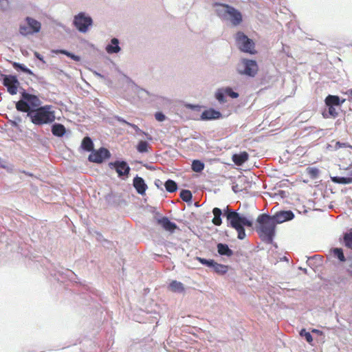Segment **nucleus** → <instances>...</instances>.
Listing matches in <instances>:
<instances>
[{"instance_id": "nucleus-1", "label": "nucleus", "mask_w": 352, "mask_h": 352, "mask_svg": "<svg viewBox=\"0 0 352 352\" xmlns=\"http://www.w3.org/2000/svg\"><path fill=\"white\" fill-rule=\"evenodd\" d=\"M212 212L214 215L212 220V223L217 226H221L222 224L221 216L223 215L226 218L228 226L236 230L237 238L240 240L244 239L246 236L245 227L253 228L254 222L252 219L230 208L229 206L223 210L215 207Z\"/></svg>"}, {"instance_id": "nucleus-2", "label": "nucleus", "mask_w": 352, "mask_h": 352, "mask_svg": "<svg viewBox=\"0 0 352 352\" xmlns=\"http://www.w3.org/2000/svg\"><path fill=\"white\" fill-rule=\"evenodd\" d=\"M256 228L261 239L267 244H272L276 235V223L268 213H262L256 219Z\"/></svg>"}, {"instance_id": "nucleus-3", "label": "nucleus", "mask_w": 352, "mask_h": 352, "mask_svg": "<svg viewBox=\"0 0 352 352\" xmlns=\"http://www.w3.org/2000/svg\"><path fill=\"white\" fill-rule=\"evenodd\" d=\"M53 106L50 104L42 105L36 107L30 112L25 114V118L36 126L51 124L56 120L55 111Z\"/></svg>"}, {"instance_id": "nucleus-4", "label": "nucleus", "mask_w": 352, "mask_h": 352, "mask_svg": "<svg viewBox=\"0 0 352 352\" xmlns=\"http://www.w3.org/2000/svg\"><path fill=\"white\" fill-rule=\"evenodd\" d=\"M20 98L15 102V108L19 112H30L42 104L39 97L35 94L29 93L25 89L20 87Z\"/></svg>"}, {"instance_id": "nucleus-5", "label": "nucleus", "mask_w": 352, "mask_h": 352, "mask_svg": "<svg viewBox=\"0 0 352 352\" xmlns=\"http://www.w3.org/2000/svg\"><path fill=\"white\" fill-rule=\"evenodd\" d=\"M236 44L239 50L244 53L251 55L256 54L257 51L255 50V43L244 32L239 31L235 36Z\"/></svg>"}, {"instance_id": "nucleus-6", "label": "nucleus", "mask_w": 352, "mask_h": 352, "mask_svg": "<svg viewBox=\"0 0 352 352\" xmlns=\"http://www.w3.org/2000/svg\"><path fill=\"white\" fill-rule=\"evenodd\" d=\"M258 71L257 62L253 59L243 58L236 66V72L243 76L254 78Z\"/></svg>"}, {"instance_id": "nucleus-7", "label": "nucleus", "mask_w": 352, "mask_h": 352, "mask_svg": "<svg viewBox=\"0 0 352 352\" xmlns=\"http://www.w3.org/2000/svg\"><path fill=\"white\" fill-rule=\"evenodd\" d=\"M93 23L91 16L85 12H80L74 16L73 25L80 33L87 32Z\"/></svg>"}, {"instance_id": "nucleus-8", "label": "nucleus", "mask_w": 352, "mask_h": 352, "mask_svg": "<svg viewBox=\"0 0 352 352\" xmlns=\"http://www.w3.org/2000/svg\"><path fill=\"white\" fill-rule=\"evenodd\" d=\"M108 166L116 172L118 177L121 180H126L130 176L131 167L123 159H117L108 163Z\"/></svg>"}, {"instance_id": "nucleus-9", "label": "nucleus", "mask_w": 352, "mask_h": 352, "mask_svg": "<svg viewBox=\"0 0 352 352\" xmlns=\"http://www.w3.org/2000/svg\"><path fill=\"white\" fill-rule=\"evenodd\" d=\"M111 157L109 150L104 146L98 149H94L88 156V161L90 162L101 164Z\"/></svg>"}, {"instance_id": "nucleus-10", "label": "nucleus", "mask_w": 352, "mask_h": 352, "mask_svg": "<svg viewBox=\"0 0 352 352\" xmlns=\"http://www.w3.org/2000/svg\"><path fill=\"white\" fill-rule=\"evenodd\" d=\"M8 76L12 78L3 80V85L7 88V91L10 95H16L20 87V82L16 75L8 74Z\"/></svg>"}, {"instance_id": "nucleus-11", "label": "nucleus", "mask_w": 352, "mask_h": 352, "mask_svg": "<svg viewBox=\"0 0 352 352\" xmlns=\"http://www.w3.org/2000/svg\"><path fill=\"white\" fill-rule=\"evenodd\" d=\"M275 223L277 224L289 221L294 219L295 214L291 210H282L271 215Z\"/></svg>"}, {"instance_id": "nucleus-12", "label": "nucleus", "mask_w": 352, "mask_h": 352, "mask_svg": "<svg viewBox=\"0 0 352 352\" xmlns=\"http://www.w3.org/2000/svg\"><path fill=\"white\" fill-rule=\"evenodd\" d=\"M157 223L161 226L162 228L170 233L175 232V230H178V226L173 221H171L167 217H162L157 219Z\"/></svg>"}, {"instance_id": "nucleus-13", "label": "nucleus", "mask_w": 352, "mask_h": 352, "mask_svg": "<svg viewBox=\"0 0 352 352\" xmlns=\"http://www.w3.org/2000/svg\"><path fill=\"white\" fill-rule=\"evenodd\" d=\"M222 118L223 115L221 111L214 108H210L204 110L200 116V120H214Z\"/></svg>"}, {"instance_id": "nucleus-14", "label": "nucleus", "mask_w": 352, "mask_h": 352, "mask_svg": "<svg viewBox=\"0 0 352 352\" xmlns=\"http://www.w3.org/2000/svg\"><path fill=\"white\" fill-rule=\"evenodd\" d=\"M133 186L135 189L137 193L140 195H144L148 188V186L145 180L138 175L133 179Z\"/></svg>"}, {"instance_id": "nucleus-15", "label": "nucleus", "mask_w": 352, "mask_h": 352, "mask_svg": "<svg viewBox=\"0 0 352 352\" xmlns=\"http://www.w3.org/2000/svg\"><path fill=\"white\" fill-rule=\"evenodd\" d=\"M51 131L52 135L57 138H63L67 132L71 133L63 124L54 122L51 124Z\"/></svg>"}, {"instance_id": "nucleus-16", "label": "nucleus", "mask_w": 352, "mask_h": 352, "mask_svg": "<svg viewBox=\"0 0 352 352\" xmlns=\"http://www.w3.org/2000/svg\"><path fill=\"white\" fill-rule=\"evenodd\" d=\"M229 9L230 11L228 12V19H229L234 26L239 25L243 21L241 12L232 6Z\"/></svg>"}, {"instance_id": "nucleus-17", "label": "nucleus", "mask_w": 352, "mask_h": 352, "mask_svg": "<svg viewBox=\"0 0 352 352\" xmlns=\"http://www.w3.org/2000/svg\"><path fill=\"white\" fill-rule=\"evenodd\" d=\"M25 21L28 25L29 33L34 34L40 32L41 23L38 21L30 16H26Z\"/></svg>"}, {"instance_id": "nucleus-18", "label": "nucleus", "mask_w": 352, "mask_h": 352, "mask_svg": "<svg viewBox=\"0 0 352 352\" xmlns=\"http://www.w3.org/2000/svg\"><path fill=\"white\" fill-rule=\"evenodd\" d=\"M105 50L109 54L120 52L121 51V47H120L119 39L115 37L111 38L110 43L107 45Z\"/></svg>"}, {"instance_id": "nucleus-19", "label": "nucleus", "mask_w": 352, "mask_h": 352, "mask_svg": "<svg viewBox=\"0 0 352 352\" xmlns=\"http://www.w3.org/2000/svg\"><path fill=\"white\" fill-rule=\"evenodd\" d=\"M215 12L218 16L223 19H228V12L231 8L230 5L226 3H216Z\"/></svg>"}, {"instance_id": "nucleus-20", "label": "nucleus", "mask_w": 352, "mask_h": 352, "mask_svg": "<svg viewBox=\"0 0 352 352\" xmlns=\"http://www.w3.org/2000/svg\"><path fill=\"white\" fill-rule=\"evenodd\" d=\"M217 250L218 254L221 256L231 257L234 254V252L231 250L229 245L224 243H218L217 244Z\"/></svg>"}, {"instance_id": "nucleus-21", "label": "nucleus", "mask_w": 352, "mask_h": 352, "mask_svg": "<svg viewBox=\"0 0 352 352\" xmlns=\"http://www.w3.org/2000/svg\"><path fill=\"white\" fill-rule=\"evenodd\" d=\"M345 101V99L341 98L340 96L336 95H328L325 100V105H331L333 107H340L341 104Z\"/></svg>"}, {"instance_id": "nucleus-22", "label": "nucleus", "mask_w": 352, "mask_h": 352, "mask_svg": "<svg viewBox=\"0 0 352 352\" xmlns=\"http://www.w3.org/2000/svg\"><path fill=\"white\" fill-rule=\"evenodd\" d=\"M249 158V154L246 151H242L239 153L232 155V162L237 166H241L245 163Z\"/></svg>"}, {"instance_id": "nucleus-23", "label": "nucleus", "mask_w": 352, "mask_h": 352, "mask_svg": "<svg viewBox=\"0 0 352 352\" xmlns=\"http://www.w3.org/2000/svg\"><path fill=\"white\" fill-rule=\"evenodd\" d=\"M80 148L85 152H90L94 149V144L92 139L87 135L83 138L80 144Z\"/></svg>"}, {"instance_id": "nucleus-24", "label": "nucleus", "mask_w": 352, "mask_h": 352, "mask_svg": "<svg viewBox=\"0 0 352 352\" xmlns=\"http://www.w3.org/2000/svg\"><path fill=\"white\" fill-rule=\"evenodd\" d=\"M10 63L13 68L18 72L24 73L30 76L34 75L33 71L26 67L24 64L14 61H11Z\"/></svg>"}, {"instance_id": "nucleus-25", "label": "nucleus", "mask_w": 352, "mask_h": 352, "mask_svg": "<svg viewBox=\"0 0 352 352\" xmlns=\"http://www.w3.org/2000/svg\"><path fill=\"white\" fill-rule=\"evenodd\" d=\"M131 81L134 87L133 91L138 96L139 98H140L142 99H146L147 96H153L148 90L140 87L137 84H135L133 81H132V80H131Z\"/></svg>"}, {"instance_id": "nucleus-26", "label": "nucleus", "mask_w": 352, "mask_h": 352, "mask_svg": "<svg viewBox=\"0 0 352 352\" xmlns=\"http://www.w3.org/2000/svg\"><path fill=\"white\" fill-rule=\"evenodd\" d=\"M323 259L322 256L318 254H315L311 256L307 257V263L311 267H318L321 265Z\"/></svg>"}, {"instance_id": "nucleus-27", "label": "nucleus", "mask_w": 352, "mask_h": 352, "mask_svg": "<svg viewBox=\"0 0 352 352\" xmlns=\"http://www.w3.org/2000/svg\"><path fill=\"white\" fill-rule=\"evenodd\" d=\"M332 182L338 184H352V172L349 176L342 177V176H333L331 177Z\"/></svg>"}, {"instance_id": "nucleus-28", "label": "nucleus", "mask_w": 352, "mask_h": 352, "mask_svg": "<svg viewBox=\"0 0 352 352\" xmlns=\"http://www.w3.org/2000/svg\"><path fill=\"white\" fill-rule=\"evenodd\" d=\"M168 289L175 293L181 294L184 292V284L177 280H172L168 285Z\"/></svg>"}, {"instance_id": "nucleus-29", "label": "nucleus", "mask_w": 352, "mask_h": 352, "mask_svg": "<svg viewBox=\"0 0 352 352\" xmlns=\"http://www.w3.org/2000/svg\"><path fill=\"white\" fill-rule=\"evenodd\" d=\"M326 109L322 111V116L324 118H335L338 116V112L335 107L331 105H325Z\"/></svg>"}, {"instance_id": "nucleus-30", "label": "nucleus", "mask_w": 352, "mask_h": 352, "mask_svg": "<svg viewBox=\"0 0 352 352\" xmlns=\"http://www.w3.org/2000/svg\"><path fill=\"white\" fill-rule=\"evenodd\" d=\"M330 252L332 253L333 256L337 258L340 262L343 263L346 261L342 248H333L330 250Z\"/></svg>"}, {"instance_id": "nucleus-31", "label": "nucleus", "mask_w": 352, "mask_h": 352, "mask_svg": "<svg viewBox=\"0 0 352 352\" xmlns=\"http://www.w3.org/2000/svg\"><path fill=\"white\" fill-rule=\"evenodd\" d=\"M212 270L217 274L223 275L228 271V266L214 261Z\"/></svg>"}, {"instance_id": "nucleus-32", "label": "nucleus", "mask_w": 352, "mask_h": 352, "mask_svg": "<svg viewBox=\"0 0 352 352\" xmlns=\"http://www.w3.org/2000/svg\"><path fill=\"white\" fill-rule=\"evenodd\" d=\"M53 52L56 53V54H64L66 56L70 58L72 60L76 61V62H78L81 60V58L80 56L76 55V54H75L71 52H69L66 50H63V49L56 50L53 51Z\"/></svg>"}, {"instance_id": "nucleus-33", "label": "nucleus", "mask_w": 352, "mask_h": 352, "mask_svg": "<svg viewBox=\"0 0 352 352\" xmlns=\"http://www.w3.org/2000/svg\"><path fill=\"white\" fill-rule=\"evenodd\" d=\"M164 187L166 190L170 193L176 192L178 189V185L177 182L170 179H168L165 182Z\"/></svg>"}, {"instance_id": "nucleus-34", "label": "nucleus", "mask_w": 352, "mask_h": 352, "mask_svg": "<svg viewBox=\"0 0 352 352\" xmlns=\"http://www.w3.org/2000/svg\"><path fill=\"white\" fill-rule=\"evenodd\" d=\"M205 168L204 163L199 160H193L191 164V169L195 173H201Z\"/></svg>"}, {"instance_id": "nucleus-35", "label": "nucleus", "mask_w": 352, "mask_h": 352, "mask_svg": "<svg viewBox=\"0 0 352 352\" xmlns=\"http://www.w3.org/2000/svg\"><path fill=\"white\" fill-rule=\"evenodd\" d=\"M179 197L183 201L187 203L188 204L192 202V194L191 191L189 190L182 189L180 191Z\"/></svg>"}, {"instance_id": "nucleus-36", "label": "nucleus", "mask_w": 352, "mask_h": 352, "mask_svg": "<svg viewBox=\"0 0 352 352\" xmlns=\"http://www.w3.org/2000/svg\"><path fill=\"white\" fill-rule=\"evenodd\" d=\"M214 98L220 104H224L227 102L226 94L223 87L219 88L215 91Z\"/></svg>"}, {"instance_id": "nucleus-37", "label": "nucleus", "mask_w": 352, "mask_h": 352, "mask_svg": "<svg viewBox=\"0 0 352 352\" xmlns=\"http://www.w3.org/2000/svg\"><path fill=\"white\" fill-rule=\"evenodd\" d=\"M342 243L345 247L352 250V229L343 234Z\"/></svg>"}, {"instance_id": "nucleus-38", "label": "nucleus", "mask_w": 352, "mask_h": 352, "mask_svg": "<svg viewBox=\"0 0 352 352\" xmlns=\"http://www.w3.org/2000/svg\"><path fill=\"white\" fill-rule=\"evenodd\" d=\"M149 144L145 140H140L138 142L136 149L140 153H145L148 151Z\"/></svg>"}, {"instance_id": "nucleus-39", "label": "nucleus", "mask_w": 352, "mask_h": 352, "mask_svg": "<svg viewBox=\"0 0 352 352\" xmlns=\"http://www.w3.org/2000/svg\"><path fill=\"white\" fill-rule=\"evenodd\" d=\"M351 147V146L346 143V142H342L340 141H337L335 142L334 144H328L327 148L331 150V151H337L341 148H349Z\"/></svg>"}, {"instance_id": "nucleus-40", "label": "nucleus", "mask_w": 352, "mask_h": 352, "mask_svg": "<svg viewBox=\"0 0 352 352\" xmlns=\"http://www.w3.org/2000/svg\"><path fill=\"white\" fill-rule=\"evenodd\" d=\"M299 335L300 337L304 338L309 344L313 345V336L310 332L307 331L305 329H302L299 331Z\"/></svg>"}, {"instance_id": "nucleus-41", "label": "nucleus", "mask_w": 352, "mask_h": 352, "mask_svg": "<svg viewBox=\"0 0 352 352\" xmlns=\"http://www.w3.org/2000/svg\"><path fill=\"white\" fill-rule=\"evenodd\" d=\"M307 173L311 179H316L319 176L320 170L316 167H308L307 168Z\"/></svg>"}, {"instance_id": "nucleus-42", "label": "nucleus", "mask_w": 352, "mask_h": 352, "mask_svg": "<svg viewBox=\"0 0 352 352\" xmlns=\"http://www.w3.org/2000/svg\"><path fill=\"white\" fill-rule=\"evenodd\" d=\"M197 259L199 261V262L201 265L206 266L211 270H212L214 263L215 261L214 259L205 258H201V257H197Z\"/></svg>"}, {"instance_id": "nucleus-43", "label": "nucleus", "mask_w": 352, "mask_h": 352, "mask_svg": "<svg viewBox=\"0 0 352 352\" xmlns=\"http://www.w3.org/2000/svg\"><path fill=\"white\" fill-rule=\"evenodd\" d=\"M130 126L132 127L135 130V133L138 135H144L148 140H153V138H152V136L150 134H148V133L141 130L136 124L131 123Z\"/></svg>"}, {"instance_id": "nucleus-44", "label": "nucleus", "mask_w": 352, "mask_h": 352, "mask_svg": "<svg viewBox=\"0 0 352 352\" xmlns=\"http://www.w3.org/2000/svg\"><path fill=\"white\" fill-rule=\"evenodd\" d=\"M104 198L109 205L117 204V195L112 192L106 195Z\"/></svg>"}, {"instance_id": "nucleus-45", "label": "nucleus", "mask_w": 352, "mask_h": 352, "mask_svg": "<svg viewBox=\"0 0 352 352\" xmlns=\"http://www.w3.org/2000/svg\"><path fill=\"white\" fill-rule=\"evenodd\" d=\"M225 90V94H226V96H229L232 99H236L239 98V94L238 92L234 91L233 90V88L231 87H223Z\"/></svg>"}, {"instance_id": "nucleus-46", "label": "nucleus", "mask_w": 352, "mask_h": 352, "mask_svg": "<svg viewBox=\"0 0 352 352\" xmlns=\"http://www.w3.org/2000/svg\"><path fill=\"white\" fill-rule=\"evenodd\" d=\"M22 121V119L20 116H14V120H9V123L10 124V125L12 126V127H14L16 129H19V123L21 122Z\"/></svg>"}, {"instance_id": "nucleus-47", "label": "nucleus", "mask_w": 352, "mask_h": 352, "mask_svg": "<svg viewBox=\"0 0 352 352\" xmlns=\"http://www.w3.org/2000/svg\"><path fill=\"white\" fill-rule=\"evenodd\" d=\"M33 78L41 85L43 86L48 85L49 83L45 80V78L43 76H38L37 74H35L34 73V75H32Z\"/></svg>"}, {"instance_id": "nucleus-48", "label": "nucleus", "mask_w": 352, "mask_h": 352, "mask_svg": "<svg viewBox=\"0 0 352 352\" xmlns=\"http://www.w3.org/2000/svg\"><path fill=\"white\" fill-rule=\"evenodd\" d=\"M186 107L192 111L199 112L201 110L202 106L199 104L188 103L186 104Z\"/></svg>"}, {"instance_id": "nucleus-49", "label": "nucleus", "mask_w": 352, "mask_h": 352, "mask_svg": "<svg viewBox=\"0 0 352 352\" xmlns=\"http://www.w3.org/2000/svg\"><path fill=\"white\" fill-rule=\"evenodd\" d=\"M19 33L22 36H26L29 34H31V33H29V28L28 25H20L19 26Z\"/></svg>"}, {"instance_id": "nucleus-50", "label": "nucleus", "mask_w": 352, "mask_h": 352, "mask_svg": "<svg viewBox=\"0 0 352 352\" xmlns=\"http://www.w3.org/2000/svg\"><path fill=\"white\" fill-rule=\"evenodd\" d=\"M155 118L158 122H164L166 119V116L162 111H157L155 113Z\"/></svg>"}, {"instance_id": "nucleus-51", "label": "nucleus", "mask_w": 352, "mask_h": 352, "mask_svg": "<svg viewBox=\"0 0 352 352\" xmlns=\"http://www.w3.org/2000/svg\"><path fill=\"white\" fill-rule=\"evenodd\" d=\"M113 119L117 120L118 122L122 123V124H127L129 126H130L131 124V122H127L123 118H122V117H120L119 116H117V115L113 116Z\"/></svg>"}, {"instance_id": "nucleus-52", "label": "nucleus", "mask_w": 352, "mask_h": 352, "mask_svg": "<svg viewBox=\"0 0 352 352\" xmlns=\"http://www.w3.org/2000/svg\"><path fill=\"white\" fill-rule=\"evenodd\" d=\"M8 0H0L1 9L3 10H6L8 8Z\"/></svg>"}, {"instance_id": "nucleus-53", "label": "nucleus", "mask_w": 352, "mask_h": 352, "mask_svg": "<svg viewBox=\"0 0 352 352\" xmlns=\"http://www.w3.org/2000/svg\"><path fill=\"white\" fill-rule=\"evenodd\" d=\"M34 57H35L36 58H37L38 60H41L43 64H45V60H44L43 56L40 53H38V52H35L34 53Z\"/></svg>"}, {"instance_id": "nucleus-54", "label": "nucleus", "mask_w": 352, "mask_h": 352, "mask_svg": "<svg viewBox=\"0 0 352 352\" xmlns=\"http://www.w3.org/2000/svg\"><path fill=\"white\" fill-rule=\"evenodd\" d=\"M12 77L8 76V74H4L2 73V72L0 70V80H2V82L3 80L11 78Z\"/></svg>"}, {"instance_id": "nucleus-55", "label": "nucleus", "mask_w": 352, "mask_h": 352, "mask_svg": "<svg viewBox=\"0 0 352 352\" xmlns=\"http://www.w3.org/2000/svg\"><path fill=\"white\" fill-rule=\"evenodd\" d=\"M311 332L314 333H316L318 336H324V332L320 329H312Z\"/></svg>"}, {"instance_id": "nucleus-56", "label": "nucleus", "mask_w": 352, "mask_h": 352, "mask_svg": "<svg viewBox=\"0 0 352 352\" xmlns=\"http://www.w3.org/2000/svg\"><path fill=\"white\" fill-rule=\"evenodd\" d=\"M86 290L89 292V298H90V300H94V295H95L94 292L90 290L89 289H87Z\"/></svg>"}, {"instance_id": "nucleus-57", "label": "nucleus", "mask_w": 352, "mask_h": 352, "mask_svg": "<svg viewBox=\"0 0 352 352\" xmlns=\"http://www.w3.org/2000/svg\"><path fill=\"white\" fill-rule=\"evenodd\" d=\"M0 168H7V163L5 161L1 160V159H0Z\"/></svg>"}, {"instance_id": "nucleus-58", "label": "nucleus", "mask_w": 352, "mask_h": 352, "mask_svg": "<svg viewBox=\"0 0 352 352\" xmlns=\"http://www.w3.org/2000/svg\"><path fill=\"white\" fill-rule=\"evenodd\" d=\"M8 172L9 173H12L13 170H14V167L12 165H8L7 164V168H5Z\"/></svg>"}, {"instance_id": "nucleus-59", "label": "nucleus", "mask_w": 352, "mask_h": 352, "mask_svg": "<svg viewBox=\"0 0 352 352\" xmlns=\"http://www.w3.org/2000/svg\"><path fill=\"white\" fill-rule=\"evenodd\" d=\"M232 190H233L235 193H236V192H239V191H241V189H239V186H238V185H237V184H236V185H234V186H232Z\"/></svg>"}, {"instance_id": "nucleus-60", "label": "nucleus", "mask_w": 352, "mask_h": 352, "mask_svg": "<svg viewBox=\"0 0 352 352\" xmlns=\"http://www.w3.org/2000/svg\"><path fill=\"white\" fill-rule=\"evenodd\" d=\"M154 183H155V185L158 188H160V186L162 184V182L160 179H155Z\"/></svg>"}, {"instance_id": "nucleus-61", "label": "nucleus", "mask_w": 352, "mask_h": 352, "mask_svg": "<svg viewBox=\"0 0 352 352\" xmlns=\"http://www.w3.org/2000/svg\"><path fill=\"white\" fill-rule=\"evenodd\" d=\"M143 166L148 170H155V167L153 166H151V165H148L147 164H143Z\"/></svg>"}, {"instance_id": "nucleus-62", "label": "nucleus", "mask_w": 352, "mask_h": 352, "mask_svg": "<svg viewBox=\"0 0 352 352\" xmlns=\"http://www.w3.org/2000/svg\"><path fill=\"white\" fill-rule=\"evenodd\" d=\"M21 173H24V174H25L26 175H28V176H30V177L33 176V174H32V173H31L26 172V171H25V170H22V171H21Z\"/></svg>"}, {"instance_id": "nucleus-63", "label": "nucleus", "mask_w": 352, "mask_h": 352, "mask_svg": "<svg viewBox=\"0 0 352 352\" xmlns=\"http://www.w3.org/2000/svg\"><path fill=\"white\" fill-rule=\"evenodd\" d=\"M21 173H24V174H25L26 175H28V176H30V177L33 176V174H32V173H31L26 172V171H25V170H22V171H21Z\"/></svg>"}, {"instance_id": "nucleus-64", "label": "nucleus", "mask_w": 352, "mask_h": 352, "mask_svg": "<svg viewBox=\"0 0 352 352\" xmlns=\"http://www.w3.org/2000/svg\"><path fill=\"white\" fill-rule=\"evenodd\" d=\"M347 94H349V96L352 98V89H349L347 91Z\"/></svg>"}]
</instances>
